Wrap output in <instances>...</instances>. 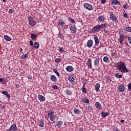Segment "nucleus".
<instances>
[{"label":"nucleus","instance_id":"nucleus-34","mask_svg":"<svg viewBox=\"0 0 131 131\" xmlns=\"http://www.w3.org/2000/svg\"><path fill=\"white\" fill-rule=\"evenodd\" d=\"M115 76L117 78H122V77H123V76H122V75H120L119 73H115Z\"/></svg>","mask_w":131,"mask_h":131},{"label":"nucleus","instance_id":"nucleus-11","mask_svg":"<svg viewBox=\"0 0 131 131\" xmlns=\"http://www.w3.org/2000/svg\"><path fill=\"white\" fill-rule=\"evenodd\" d=\"M37 124L40 127H43V126H45V122L43 121V120L41 119L38 121Z\"/></svg>","mask_w":131,"mask_h":131},{"label":"nucleus","instance_id":"nucleus-4","mask_svg":"<svg viewBox=\"0 0 131 131\" xmlns=\"http://www.w3.org/2000/svg\"><path fill=\"white\" fill-rule=\"evenodd\" d=\"M83 7L84 9H86V10H88V11H93V10H94L93 5L89 3H84L83 4Z\"/></svg>","mask_w":131,"mask_h":131},{"label":"nucleus","instance_id":"nucleus-41","mask_svg":"<svg viewBox=\"0 0 131 131\" xmlns=\"http://www.w3.org/2000/svg\"><path fill=\"white\" fill-rule=\"evenodd\" d=\"M125 30L127 32H131V27H126L125 28Z\"/></svg>","mask_w":131,"mask_h":131},{"label":"nucleus","instance_id":"nucleus-28","mask_svg":"<svg viewBox=\"0 0 131 131\" xmlns=\"http://www.w3.org/2000/svg\"><path fill=\"white\" fill-rule=\"evenodd\" d=\"M119 90L120 91V92H124V85L123 84H121L119 85Z\"/></svg>","mask_w":131,"mask_h":131},{"label":"nucleus","instance_id":"nucleus-25","mask_svg":"<svg viewBox=\"0 0 131 131\" xmlns=\"http://www.w3.org/2000/svg\"><path fill=\"white\" fill-rule=\"evenodd\" d=\"M98 19L99 22H104L106 18H105V16H100L99 17H98Z\"/></svg>","mask_w":131,"mask_h":131},{"label":"nucleus","instance_id":"nucleus-40","mask_svg":"<svg viewBox=\"0 0 131 131\" xmlns=\"http://www.w3.org/2000/svg\"><path fill=\"white\" fill-rule=\"evenodd\" d=\"M62 61V59L61 58H56L55 59V63H61Z\"/></svg>","mask_w":131,"mask_h":131},{"label":"nucleus","instance_id":"nucleus-13","mask_svg":"<svg viewBox=\"0 0 131 131\" xmlns=\"http://www.w3.org/2000/svg\"><path fill=\"white\" fill-rule=\"evenodd\" d=\"M63 125V121H59L55 125V127H57V128H60L61 126Z\"/></svg>","mask_w":131,"mask_h":131},{"label":"nucleus","instance_id":"nucleus-63","mask_svg":"<svg viewBox=\"0 0 131 131\" xmlns=\"http://www.w3.org/2000/svg\"><path fill=\"white\" fill-rule=\"evenodd\" d=\"M6 82H8V81L7 80L4 81V83H3L2 84H6Z\"/></svg>","mask_w":131,"mask_h":131},{"label":"nucleus","instance_id":"nucleus-7","mask_svg":"<svg viewBox=\"0 0 131 131\" xmlns=\"http://www.w3.org/2000/svg\"><path fill=\"white\" fill-rule=\"evenodd\" d=\"M94 67H98L100 64V59L99 58L95 57V60L93 62Z\"/></svg>","mask_w":131,"mask_h":131},{"label":"nucleus","instance_id":"nucleus-36","mask_svg":"<svg viewBox=\"0 0 131 131\" xmlns=\"http://www.w3.org/2000/svg\"><path fill=\"white\" fill-rule=\"evenodd\" d=\"M74 113H75L76 114H80V111L79 110L76 108H74Z\"/></svg>","mask_w":131,"mask_h":131},{"label":"nucleus","instance_id":"nucleus-58","mask_svg":"<svg viewBox=\"0 0 131 131\" xmlns=\"http://www.w3.org/2000/svg\"><path fill=\"white\" fill-rule=\"evenodd\" d=\"M119 34H120L121 35H123V31H120Z\"/></svg>","mask_w":131,"mask_h":131},{"label":"nucleus","instance_id":"nucleus-51","mask_svg":"<svg viewBox=\"0 0 131 131\" xmlns=\"http://www.w3.org/2000/svg\"><path fill=\"white\" fill-rule=\"evenodd\" d=\"M128 90H129V91L131 90V83H130L128 85Z\"/></svg>","mask_w":131,"mask_h":131},{"label":"nucleus","instance_id":"nucleus-27","mask_svg":"<svg viewBox=\"0 0 131 131\" xmlns=\"http://www.w3.org/2000/svg\"><path fill=\"white\" fill-rule=\"evenodd\" d=\"M67 71H68V72H72L73 71V67L72 66H68L66 68Z\"/></svg>","mask_w":131,"mask_h":131},{"label":"nucleus","instance_id":"nucleus-60","mask_svg":"<svg viewBox=\"0 0 131 131\" xmlns=\"http://www.w3.org/2000/svg\"><path fill=\"white\" fill-rule=\"evenodd\" d=\"M28 78H29V79H32V77L31 76V75H29L28 76Z\"/></svg>","mask_w":131,"mask_h":131},{"label":"nucleus","instance_id":"nucleus-53","mask_svg":"<svg viewBox=\"0 0 131 131\" xmlns=\"http://www.w3.org/2000/svg\"><path fill=\"white\" fill-rule=\"evenodd\" d=\"M128 42L130 45H131V37H128Z\"/></svg>","mask_w":131,"mask_h":131},{"label":"nucleus","instance_id":"nucleus-33","mask_svg":"<svg viewBox=\"0 0 131 131\" xmlns=\"http://www.w3.org/2000/svg\"><path fill=\"white\" fill-rule=\"evenodd\" d=\"M95 91L96 92H100V84L97 83L95 85Z\"/></svg>","mask_w":131,"mask_h":131},{"label":"nucleus","instance_id":"nucleus-9","mask_svg":"<svg viewBox=\"0 0 131 131\" xmlns=\"http://www.w3.org/2000/svg\"><path fill=\"white\" fill-rule=\"evenodd\" d=\"M8 131H11V130H18V128L17 127V126H16V124H12L9 129H8Z\"/></svg>","mask_w":131,"mask_h":131},{"label":"nucleus","instance_id":"nucleus-21","mask_svg":"<svg viewBox=\"0 0 131 131\" xmlns=\"http://www.w3.org/2000/svg\"><path fill=\"white\" fill-rule=\"evenodd\" d=\"M109 114H110L108 112L105 113V112H102L101 113V115L102 117H103V118H105L107 117V116H108Z\"/></svg>","mask_w":131,"mask_h":131},{"label":"nucleus","instance_id":"nucleus-49","mask_svg":"<svg viewBox=\"0 0 131 131\" xmlns=\"http://www.w3.org/2000/svg\"><path fill=\"white\" fill-rule=\"evenodd\" d=\"M123 17H124V18H127L128 19V15H127V13H125L123 14Z\"/></svg>","mask_w":131,"mask_h":131},{"label":"nucleus","instance_id":"nucleus-57","mask_svg":"<svg viewBox=\"0 0 131 131\" xmlns=\"http://www.w3.org/2000/svg\"><path fill=\"white\" fill-rule=\"evenodd\" d=\"M15 86L17 88V89H19L20 88V85L18 83L15 84Z\"/></svg>","mask_w":131,"mask_h":131},{"label":"nucleus","instance_id":"nucleus-54","mask_svg":"<svg viewBox=\"0 0 131 131\" xmlns=\"http://www.w3.org/2000/svg\"><path fill=\"white\" fill-rule=\"evenodd\" d=\"M30 45L32 47L33 46V41L32 40L30 41Z\"/></svg>","mask_w":131,"mask_h":131},{"label":"nucleus","instance_id":"nucleus-47","mask_svg":"<svg viewBox=\"0 0 131 131\" xmlns=\"http://www.w3.org/2000/svg\"><path fill=\"white\" fill-rule=\"evenodd\" d=\"M14 11V9H10L9 10L8 13H9V14H13Z\"/></svg>","mask_w":131,"mask_h":131},{"label":"nucleus","instance_id":"nucleus-50","mask_svg":"<svg viewBox=\"0 0 131 131\" xmlns=\"http://www.w3.org/2000/svg\"><path fill=\"white\" fill-rule=\"evenodd\" d=\"M124 53H125V54H129V51L127 50V49H125L124 50Z\"/></svg>","mask_w":131,"mask_h":131},{"label":"nucleus","instance_id":"nucleus-64","mask_svg":"<svg viewBox=\"0 0 131 131\" xmlns=\"http://www.w3.org/2000/svg\"><path fill=\"white\" fill-rule=\"evenodd\" d=\"M115 55H116V53H113L112 54V56H115Z\"/></svg>","mask_w":131,"mask_h":131},{"label":"nucleus","instance_id":"nucleus-62","mask_svg":"<svg viewBox=\"0 0 131 131\" xmlns=\"http://www.w3.org/2000/svg\"><path fill=\"white\" fill-rule=\"evenodd\" d=\"M2 106H3V102L0 101V108H2Z\"/></svg>","mask_w":131,"mask_h":131},{"label":"nucleus","instance_id":"nucleus-56","mask_svg":"<svg viewBox=\"0 0 131 131\" xmlns=\"http://www.w3.org/2000/svg\"><path fill=\"white\" fill-rule=\"evenodd\" d=\"M106 80L108 81V82H111V79L110 77H107Z\"/></svg>","mask_w":131,"mask_h":131},{"label":"nucleus","instance_id":"nucleus-48","mask_svg":"<svg viewBox=\"0 0 131 131\" xmlns=\"http://www.w3.org/2000/svg\"><path fill=\"white\" fill-rule=\"evenodd\" d=\"M59 51L60 52V53H62V52H64V48L61 47L59 48Z\"/></svg>","mask_w":131,"mask_h":131},{"label":"nucleus","instance_id":"nucleus-14","mask_svg":"<svg viewBox=\"0 0 131 131\" xmlns=\"http://www.w3.org/2000/svg\"><path fill=\"white\" fill-rule=\"evenodd\" d=\"M2 94L6 96V97H7V99L8 100H10L11 95H10V94L8 93V91H2Z\"/></svg>","mask_w":131,"mask_h":131},{"label":"nucleus","instance_id":"nucleus-12","mask_svg":"<svg viewBox=\"0 0 131 131\" xmlns=\"http://www.w3.org/2000/svg\"><path fill=\"white\" fill-rule=\"evenodd\" d=\"M50 80H51V81H52L53 82H57V81H58V80L57 79V77H56V76L54 75H52L50 76Z\"/></svg>","mask_w":131,"mask_h":131},{"label":"nucleus","instance_id":"nucleus-39","mask_svg":"<svg viewBox=\"0 0 131 131\" xmlns=\"http://www.w3.org/2000/svg\"><path fill=\"white\" fill-rule=\"evenodd\" d=\"M69 21L71 22V23H73L75 24V20H74V19L71 18V17H68Z\"/></svg>","mask_w":131,"mask_h":131},{"label":"nucleus","instance_id":"nucleus-31","mask_svg":"<svg viewBox=\"0 0 131 131\" xmlns=\"http://www.w3.org/2000/svg\"><path fill=\"white\" fill-rule=\"evenodd\" d=\"M66 94L68 96H70V95H72V91H71V90H70L69 89H67L66 90Z\"/></svg>","mask_w":131,"mask_h":131},{"label":"nucleus","instance_id":"nucleus-42","mask_svg":"<svg viewBox=\"0 0 131 131\" xmlns=\"http://www.w3.org/2000/svg\"><path fill=\"white\" fill-rule=\"evenodd\" d=\"M104 62H108L109 61V58L107 56H104L103 57Z\"/></svg>","mask_w":131,"mask_h":131},{"label":"nucleus","instance_id":"nucleus-61","mask_svg":"<svg viewBox=\"0 0 131 131\" xmlns=\"http://www.w3.org/2000/svg\"><path fill=\"white\" fill-rule=\"evenodd\" d=\"M3 81H4V78H0V82H3Z\"/></svg>","mask_w":131,"mask_h":131},{"label":"nucleus","instance_id":"nucleus-32","mask_svg":"<svg viewBox=\"0 0 131 131\" xmlns=\"http://www.w3.org/2000/svg\"><path fill=\"white\" fill-rule=\"evenodd\" d=\"M28 57H29V55L28 54H24L20 58L21 60H23L24 59H26V58H28Z\"/></svg>","mask_w":131,"mask_h":131},{"label":"nucleus","instance_id":"nucleus-20","mask_svg":"<svg viewBox=\"0 0 131 131\" xmlns=\"http://www.w3.org/2000/svg\"><path fill=\"white\" fill-rule=\"evenodd\" d=\"M112 5H121V3H120V2H119L118 0H113L111 2Z\"/></svg>","mask_w":131,"mask_h":131},{"label":"nucleus","instance_id":"nucleus-24","mask_svg":"<svg viewBox=\"0 0 131 131\" xmlns=\"http://www.w3.org/2000/svg\"><path fill=\"white\" fill-rule=\"evenodd\" d=\"M119 39L120 43H122V42H123V40H124V35H120Z\"/></svg>","mask_w":131,"mask_h":131},{"label":"nucleus","instance_id":"nucleus-46","mask_svg":"<svg viewBox=\"0 0 131 131\" xmlns=\"http://www.w3.org/2000/svg\"><path fill=\"white\" fill-rule=\"evenodd\" d=\"M52 89H53V90H58L59 89V87H58L57 85H53Z\"/></svg>","mask_w":131,"mask_h":131},{"label":"nucleus","instance_id":"nucleus-8","mask_svg":"<svg viewBox=\"0 0 131 131\" xmlns=\"http://www.w3.org/2000/svg\"><path fill=\"white\" fill-rule=\"evenodd\" d=\"M94 45V41L92 39H90L86 43V47L88 48H92Z\"/></svg>","mask_w":131,"mask_h":131},{"label":"nucleus","instance_id":"nucleus-17","mask_svg":"<svg viewBox=\"0 0 131 131\" xmlns=\"http://www.w3.org/2000/svg\"><path fill=\"white\" fill-rule=\"evenodd\" d=\"M4 38L6 41H11L12 40V38L8 35H4Z\"/></svg>","mask_w":131,"mask_h":131},{"label":"nucleus","instance_id":"nucleus-38","mask_svg":"<svg viewBox=\"0 0 131 131\" xmlns=\"http://www.w3.org/2000/svg\"><path fill=\"white\" fill-rule=\"evenodd\" d=\"M54 113H55V111L54 110H51L48 112V116H51V115H54Z\"/></svg>","mask_w":131,"mask_h":131},{"label":"nucleus","instance_id":"nucleus-55","mask_svg":"<svg viewBox=\"0 0 131 131\" xmlns=\"http://www.w3.org/2000/svg\"><path fill=\"white\" fill-rule=\"evenodd\" d=\"M101 3L102 4H104L106 3V0H101Z\"/></svg>","mask_w":131,"mask_h":131},{"label":"nucleus","instance_id":"nucleus-22","mask_svg":"<svg viewBox=\"0 0 131 131\" xmlns=\"http://www.w3.org/2000/svg\"><path fill=\"white\" fill-rule=\"evenodd\" d=\"M49 117L50 120H51V121H54L55 120V119H56L57 116L56 115H52L51 116H49Z\"/></svg>","mask_w":131,"mask_h":131},{"label":"nucleus","instance_id":"nucleus-3","mask_svg":"<svg viewBox=\"0 0 131 131\" xmlns=\"http://www.w3.org/2000/svg\"><path fill=\"white\" fill-rule=\"evenodd\" d=\"M28 20L29 24V25H30V26L33 27V26H35V25H36V22L35 21V19H34V18L32 16H29L28 17Z\"/></svg>","mask_w":131,"mask_h":131},{"label":"nucleus","instance_id":"nucleus-37","mask_svg":"<svg viewBox=\"0 0 131 131\" xmlns=\"http://www.w3.org/2000/svg\"><path fill=\"white\" fill-rule=\"evenodd\" d=\"M53 72L55 73V74H56V75L58 77H60V74H59L57 69H54L53 70Z\"/></svg>","mask_w":131,"mask_h":131},{"label":"nucleus","instance_id":"nucleus-16","mask_svg":"<svg viewBox=\"0 0 131 131\" xmlns=\"http://www.w3.org/2000/svg\"><path fill=\"white\" fill-rule=\"evenodd\" d=\"M86 65L89 68H91V69H92L93 68L92 66V59H88V61H87V62H86Z\"/></svg>","mask_w":131,"mask_h":131},{"label":"nucleus","instance_id":"nucleus-59","mask_svg":"<svg viewBox=\"0 0 131 131\" xmlns=\"http://www.w3.org/2000/svg\"><path fill=\"white\" fill-rule=\"evenodd\" d=\"M63 28H64V29H67V28H68V25H64Z\"/></svg>","mask_w":131,"mask_h":131},{"label":"nucleus","instance_id":"nucleus-44","mask_svg":"<svg viewBox=\"0 0 131 131\" xmlns=\"http://www.w3.org/2000/svg\"><path fill=\"white\" fill-rule=\"evenodd\" d=\"M123 8L125 9H128V8H129V5L127 4H125L123 6Z\"/></svg>","mask_w":131,"mask_h":131},{"label":"nucleus","instance_id":"nucleus-45","mask_svg":"<svg viewBox=\"0 0 131 131\" xmlns=\"http://www.w3.org/2000/svg\"><path fill=\"white\" fill-rule=\"evenodd\" d=\"M113 131H120V130H119V129L118 128V127H117V126L116 127H114L113 128Z\"/></svg>","mask_w":131,"mask_h":131},{"label":"nucleus","instance_id":"nucleus-43","mask_svg":"<svg viewBox=\"0 0 131 131\" xmlns=\"http://www.w3.org/2000/svg\"><path fill=\"white\" fill-rule=\"evenodd\" d=\"M86 108L89 111H91V112L93 111V107H92L91 106H88L86 107Z\"/></svg>","mask_w":131,"mask_h":131},{"label":"nucleus","instance_id":"nucleus-10","mask_svg":"<svg viewBox=\"0 0 131 131\" xmlns=\"http://www.w3.org/2000/svg\"><path fill=\"white\" fill-rule=\"evenodd\" d=\"M94 39L95 43V46H99L100 41L99 40V37H98V36H97V35H94Z\"/></svg>","mask_w":131,"mask_h":131},{"label":"nucleus","instance_id":"nucleus-6","mask_svg":"<svg viewBox=\"0 0 131 131\" xmlns=\"http://www.w3.org/2000/svg\"><path fill=\"white\" fill-rule=\"evenodd\" d=\"M76 27H75V25H73L71 26L70 27V30L71 31V33H73V34H75L77 32V30H76Z\"/></svg>","mask_w":131,"mask_h":131},{"label":"nucleus","instance_id":"nucleus-2","mask_svg":"<svg viewBox=\"0 0 131 131\" xmlns=\"http://www.w3.org/2000/svg\"><path fill=\"white\" fill-rule=\"evenodd\" d=\"M107 25H108V24L106 23H105L104 24H102L100 25H97L96 26H95L94 27H93V29L91 30V33H95V32H99L101 29H104L105 27H107Z\"/></svg>","mask_w":131,"mask_h":131},{"label":"nucleus","instance_id":"nucleus-35","mask_svg":"<svg viewBox=\"0 0 131 131\" xmlns=\"http://www.w3.org/2000/svg\"><path fill=\"white\" fill-rule=\"evenodd\" d=\"M39 43L38 42H36L34 43L33 47L34 49H38L39 48Z\"/></svg>","mask_w":131,"mask_h":131},{"label":"nucleus","instance_id":"nucleus-19","mask_svg":"<svg viewBox=\"0 0 131 131\" xmlns=\"http://www.w3.org/2000/svg\"><path fill=\"white\" fill-rule=\"evenodd\" d=\"M57 24L58 26H61L63 27V26L65 25V22L63 21L62 19H60L59 20H58Z\"/></svg>","mask_w":131,"mask_h":131},{"label":"nucleus","instance_id":"nucleus-15","mask_svg":"<svg viewBox=\"0 0 131 131\" xmlns=\"http://www.w3.org/2000/svg\"><path fill=\"white\" fill-rule=\"evenodd\" d=\"M68 80L71 83H73V82H74V80H75V78H74V77H73L72 75H69L68 77Z\"/></svg>","mask_w":131,"mask_h":131},{"label":"nucleus","instance_id":"nucleus-18","mask_svg":"<svg viewBox=\"0 0 131 131\" xmlns=\"http://www.w3.org/2000/svg\"><path fill=\"white\" fill-rule=\"evenodd\" d=\"M95 106L97 109H99V110H101L102 109V105L100 103H99V102H96L95 103Z\"/></svg>","mask_w":131,"mask_h":131},{"label":"nucleus","instance_id":"nucleus-26","mask_svg":"<svg viewBox=\"0 0 131 131\" xmlns=\"http://www.w3.org/2000/svg\"><path fill=\"white\" fill-rule=\"evenodd\" d=\"M81 101L83 103H85V104H89L90 103V100L85 97L82 99Z\"/></svg>","mask_w":131,"mask_h":131},{"label":"nucleus","instance_id":"nucleus-30","mask_svg":"<svg viewBox=\"0 0 131 131\" xmlns=\"http://www.w3.org/2000/svg\"><path fill=\"white\" fill-rule=\"evenodd\" d=\"M31 38L32 39V40H36V38H37V35L34 34H32L31 35Z\"/></svg>","mask_w":131,"mask_h":131},{"label":"nucleus","instance_id":"nucleus-5","mask_svg":"<svg viewBox=\"0 0 131 131\" xmlns=\"http://www.w3.org/2000/svg\"><path fill=\"white\" fill-rule=\"evenodd\" d=\"M110 18L113 22H115L116 23H118V19H117V17H116L115 15L113 14V13H111L110 14Z\"/></svg>","mask_w":131,"mask_h":131},{"label":"nucleus","instance_id":"nucleus-1","mask_svg":"<svg viewBox=\"0 0 131 131\" xmlns=\"http://www.w3.org/2000/svg\"><path fill=\"white\" fill-rule=\"evenodd\" d=\"M116 67L117 70L123 73H127V72H129L128 69L126 68V65H125V63L122 61L117 63Z\"/></svg>","mask_w":131,"mask_h":131},{"label":"nucleus","instance_id":"nucleus-23","mask_svg":"<svg viewBox=\"0 0 131 131\" xmlns=\"http://www.w3.org/2000/svg\"><path fill=\"white\" fill-rule=\"evenodd\" d=\"M38 97V99L41 102H45V101H46V98L43 97V96L39 95Z\"/></svg>","mask_w":131,"mask_h":131},{"label":"nucleus","instance_id":"nucleus-29","mask_svg":"<svg viewBox=\"0 0 131 131\" xmlns=\"http://www.w3.org/2000/svg\"><path fill=\"white\" fill-rule=\"evenodd\" d=\"M86 83V82L84 83L83 85L82 89V93H84V94H86L88 93V91H86V89H85V88L84 87Z\"/></svg>","mask_w":131,"mask_h":131},{"label":"nucleus","instance_id":"nucleus-52","mask_svg":"<svg viewBox=\"0 0 131 131\" xmlns=\"http://www.w3.org/2000/svg\"><path fill=\"white\" fill-rule=\"evenodd\" d=\"M78 131H83V127L82 126L79 127Z\"/></svg>","mask_w":131,"mask_h":131}]
</instances>
